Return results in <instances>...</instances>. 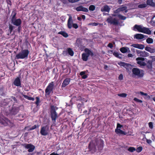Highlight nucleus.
Here are the masks:
<instances>
[{
    "mask_svg": "<svg viewBox=\"0 0 155 155\" xmlns=\"http://www.w3.org/2000/svg\"><path fill=\"white\" fill-rule=\"evenodd\" d=\"M145 50L151 53H153L155 52V49L152 48H151L149 47H146L145 48Z\"/></svg>",
    "mask_w": 155,
    "mask_h": 155,
    "instance_id": "obj_29",
    "label": "nucleus"
},
{
    "mask_svg": "<svg viewBox=\"0 0 155 155\" xmlns=\"http://www.w3.org/2000/svg\"><path fill=\"white\" fill-rule=\"evenodd\" d=\"M110 8L107 5H105L103 6L101 8V11L102 12H109Z\"/></svg>",
    "mask_w": 155,
    "mask_h": 155,
    "instance_id": "obj_21",
    "label": "nucleus"
},
{
    "mask_svg": "<svg viewBox=\"0 0 155 155\" xmlns=\"http://www.w3.org/2000/svg\"><path fill=\"white\" fill-rule=\"evenodd\" d=\"M128 150L130 152H133L136 150V149L134 147H130L128 148Z\"/></svg>",
    "mask_w": 155,
    "mask_h": 155,
    "instance_id": "obj_38",
    "label": "nucleus"
},
{
    "mask_svg": "<svg viewBox=\"0 0 155 155\" xmlns=\"http://www.w3.org/2000/svg\"><path fill=\"white\" fill-rule=\"evenodd\" d=\"M147 67L149 69H151L152 68V62L151 61H148L147 62Z\"/></svg>",
    "mask_w": 155,
    "mask_h": 155,
    "instance_id": "obj_33",
    "label": "nucleus"
},
{
    "mask_svg": "<svg viewBox=\"0 0 155 155\" xmlns=\"http://www.w3.org/2000/svg\"><path fill=\"white\" fill-rule=\"evenodd\" d=\"M143 148L141 147H138L136 149V151L137 152H140L142 150Z\"/></svg>",
    "mask_w": 155,
    "mask_h": 155,
    "instance_id": "obj_43",
    "label": "nucleus"
},
{
    "mask_svg": "<svg viewBox=\"0 0 155 155\" xmlns=\"http://www.w3.org/2000/svg\"><path fill=\"white\" fill-rule=\"evenodd\" d=\"M118 95L121 97H125L127 96V94L125 93H123L120 94H118Z\"/></svg>",
    "mask_w": 155,
    "mask_h": 155,
    "instance_id": "obj_39",
    "label": "nucleus"
},
{
    "mask_svg": "<svg viewBox=\"0 0 155 155\" xmlns=\"http://www.w3.org/2000/svg\"><path fill=\"white\" fill-rule=\"evenodd\" d=\"M23 96L25 98L29 100H32V101H34V99L33 98L29 97L27 95H24Z\"/></svg>",
    "mask_w": 155,
    "mask_h": 155,
    "instance_id": "obj_40",
    "label": "nucleus"
},
{
    "mask_svg": "<svg viewBox=\"0 0 155 155\" xmlns=\"http://www.w3.org/2000/svg\"><path fill=\"white\" fill-rule=\"evenodd\" d=\"M140 55L143 57H147L149 55V54L145 51H141Z\"/></svg>",
    "mask_w": 155,
    "mask_h": 155,
    "instance_id": "obj_32",
    "label": "nucleus"
},
{
    "mask_svg": "<svg viewBox=\"0 0 155 155\" xmlns=\"http://www.w3.org/2000/svg\"><path fill=\"white\" fill-rule=\"evenodd\" d=\"M132 72L134 76L138 78L142 77L144 74V72L143 70L137 68H133L132 70Z\"/></svg>",
    "mask_w": 155,
    "mask_h": 155,
    "instance_id": "obj_6",
    "label": "nucleus"
},
{
    "mask_svg": "<svg viewBox=\"0 0 155 155\" xmlns=\"http://www.w3.org/2000/svg\"><path fill=\"white\" fill-rule=\"evenodd\" d=\"M14 84L17 86H18L21 85L20 79L18 77L17 78L14 82Z\"/></svg>",
    "mask_w": 155,
    "mask_h": 155,
    "instance_id": "obj_26",
    "label": "nucleus"
},
{
    "mask_svg": "<svg viewBox=\"0 0 155 155\" xmlns=\"http://www.w3.org/2000/svg\"><path fill=\"white\" fill-rule=\"evenodd\" d=\"M58 34H61L64 37H67L68 36V35L67 33L65 32L64 31H61L59 32L58 33Z\"/></svg>",
    "mask_w": 155,
    "mask_h": 155,
    "instance_id": "obj_31",
    "label": "nucleus"
},
{
    "mask_svg": "<svg viewBox=\"0 0 155 155\" xmlns=\"http://www.w3.org/2000/svg\"><path fill=\"white\" fill-rule=\"evenodd\" d=\"M153 99L155 102V97H153Z\"/></svg>",
    "mask_w": 155,
    "mask_h": 155,
    "instance_id": "obj_64",
    "label": "nucleus"
},
{
    "mask_svg": "<svg viewBox=\"0 0 155 155\" xmlns=\"http://www.w3.org/2000/svg\"><path fill=\"white\" fill-rule=\"evenodd\" d=\"M64 4H67L68 3V0H60Z\"/></svg>",
    "mask_w": 155,
    "mask_h": 155,
    "instance_id": "obj_48",
    "label": "nucleus"
},
{
    "mask_svg": "<svg viewBox=\"0 0 155 155\" xmlns=\"http://www.w3.org/2000/svg\"><path fill=\"white\" fill-rule=\"evenodd\" d=\"M80 0H68L69 2L74 3L79 1Z\"/></svg>",
    "mask_w": 155,
    "mask_h": 155,
    "instance_id": "obj_45",
    "label": "nucleus"
},
{
    "mask_svg": "<svg viewBox=\"0 0 155 155\" xmlns=\"http://www.w3.org/2000/svg\"><path fill=\"white\" fill-rule=\"evenodd\" d=\"M118 65L121 66H123L126 69H128L130 67V65L129 64L125 63L124 62H120L118 63Z\"/></svg>",
    "mask_w": 155,
    "mask_h": 155,
    "instance_id": "obj_19",
    "label": "nucleus"
},
{
    "mask_svg": "<svg viewBox=\"0 0 155 155\" xmlns=\"http://www.w3.org/2000/svg\"><path fill=\"white\" fill-rule=\"evenodd\" d=\"M108 68V66L107 65H104V68L105 69H107V68Z\"/></svg>",
    "mask_w": 155,
    "mask_h": 155,
    "instance_id": "obj_62",
    "label": "nucleus"
},
{
    "mask_svg": "<svg viewBox=\"0 0 155 155\" xmlns=\"http://www.w3.org/2000/svg\"><path fill=\"white\" fill-rule=\"evenodd\" d=\"M131 46L135 48L140 49H143L144 48V46L143 45L140 44H133L131 45Z\"/></svg>",
    "mask_w": 155,
    "mask_h": 155,
    "instance_id": "obj_20",
    "label": "nucleus"
},
{
    "mask_svg": "<svg viewBox=\"0 0 155 155\" xmlns=\"http://www.w3.org/2000/svg\"><path fill=\"white\" fill-rule=\"evenodd\" d=\"M146 140L147 142L149 144H150L152 143V141L150 140H149V139H146Z\"/></svg>",
    "mask_w": 155,
    "mask_h": 155,
    "instance_id": "obj_53",
    "label": "nucleus"
},
{
    "mask_svg": "<svg viewBox=\"0 0 155 155\" xmlns=\"http://www.w3.org/2000/svg\"><path fill=\"white\" fill-rule=\"evenodd\" d=\"M134 100L138 102L142 103V101L141 100H139L136 98H134Z\"/></svg>",
    "mask_w": 155,
    "mask_h": 155,
    "instance_id": "obj_47",
    "label": "nucleus"
},
{
    "mask_svg": "<svg viewBox=\"0 0 155 155\" xmlns=\"http://www.w3.org/2000/svg\"><path fill=\"white\" fill-rule=\"evenodd\" d=\"M14 27L12 25H10L9 26V29L10 31V33H11L12 31V30L13 29Z\"/></svg>",
    "mask_w": 155,
    "mask_h": 155,
    "instance_id": "obj_49",
    "label": "nucleus"
},
{
    "mask_svg": "<svg viewBox=\"0 0 155 155\" xmlns=\"http://www.w3.org/2000/svg\"><path fill=\"white\" fill-rule=\"evenodd\" d=\"M24 147L28 149V151L29 152H33L35 149V147L31 144H25L24 145Z\"/></svg>",
    "mask_w": 155,
    "mask_h": 155,
    "instance_id": "obj_14",
    "label": "nucleus"
},
{
    "mask_svg": "<svg viewBox=\"0 0 155 155\" xmlns=\"http://www.w3.org/2000/svg\"><path fill=\"white\" fill-rule=\"evenodd\" d=\"M36 101L35 102L36 104L37 105H38L39 103H40L39 98L38 97H36Z\"/></svg>",
    "mask_w": 155,
    "mask_h": 155,
    "instance_id": "obj_46",
    "label": "nucleus"
},
{
    "mask_svg": "<svg viewBox=\"0 0 155 155\" xmlns=\"http://www.w3.org/2000/svg\"><path fill=\"white\" fill-rule=\"evenodd\" d=\"M123 127L122 125H120L119 123L117 124V127L115 130V132L117 134H123L125 135L127 133L124 131L120 129V128Z\"/></svg>",
    "mask_w": 155,
    "mask_h": 155,
    "instance_id": "obj_10",
    "label": "nucleus"
},
{
    "mask_svg": "<svg viewBox=\"0 0 155 155\" xmlns=\"http://www.w3.org/2000/svg\"><path fill=\"white\" fill-rule=\"evenodd\" d=\"M120 51L123 53H125L127 52H129L130 51V50L129 48L127 47H124L121 48L120 49Z\"/></svg>",
    "mask_w": 155,
    "mask_h": 155,
    "instance_id": "obj_24",
    "label": "nucleus"
},
{
    "mask_svg": "<svg viewBox=\"0 0 155 155\" xmlns=\"http://www.w3.org/2000/svg\"><path fill=\"white\" fill-rule=\"evenodd\" d=\"M70 81V78H67L64 80L62 84V87H64L68 85Z\"/></svg>",
    "mask_w": 155,
    "mask_h": 155,
    "instance_id": "obj_22",
    "label": "nucleus"
},
{
    "mask_svg": "<svg viewBox=\"0 0 155 155\" xmlns=\"http://www.w3.org/2000/svg\"><path fill=\"white\" fill-rule=\"evenodd\" d=\"M118 16L119 18L122 20H125L126 19V17L124 16H123L121 15H118Z\"/></svg>",
    "mask_w": 155,
    "mask_h": 155,
    "instance_id": "obj_37",
    "label": "nucleus"
},
{
    "mask_svg": "<svg viewBox=\"0 0 155 155\" xmlns=\"http://www.w3.org/2000/svg\"><path fill=\"white\" fill-rule=\"evenodd\" d=\"M73 27L75 29H77L78 28V26L77 24H73L72 25Z\"/></svg>",
    "mask_w": 155,
    "mask_h": 155,
    "instance_id": "obj_50",
    "label": "nucleus"
},
{
    "mask_svg": "<svg viewBox=\"0 0 155 155\" xmlns=\"http://www.w3.org/2000/svg\"><path fill=\"white\" fill-rule=\"evenodd\" d=\"M147 5L153 7L155 6V3L153 2V0H147Z\"/></svg>",
    "mask_w": 155,
    "mask_h": 155,
    "instance_id": "obj_28",
    "label": "nucleus"
},
{
    "mask_svg": "<svg viewBox=\"0 0 155 155\" xmlns=\"http://www.w3.org/2000/svg\"><path fill=\"white\" fill-rule=\"evenodd\" d=\"M63 53L65 55H67V53H68L71 56H73L74 54L72 50L70 48H68L66 51H64Z\"/></svg>",
    "mask_w": 155,
    "mask_h": 155,
    "instance_id": "obj_16",
    "label": "nucleus"
},
{
    "mask_svg": "<svg viewBox=\"0 0 155 155\" xmlns=\"http://www.w3.org/2000/svg\"><path fill=\"white\" fill-rule=\"evenodd\" d=\"M84 51L85 53L82 54V58L83 61H86L88 57L90 55H92L93 53L91 51L87 48H85Z\"/></svg>",
    "mask_w": 155,
    "mask_h": 155,
    "instance_id": "obj_7",
    "label": "nucleus"
},
{
    "mask_svg": "<svg viewBox=\"0 0 155 155\" xmlns=\"http://www.w3.org/2000/svg\"><path fill=\"white\" fill-rule=\"evenodd\" d=\"M98 143L100 144L99 145H98V148L99 150H101L102 149L103 147V142L100 140L98 141H91L89 144V149L91 151L92 153L95 151L96 147L95 144H98Z\"/></svg>",
    "mask_w": 155,
    "mask_h": 155,
    "instance_id": "obj_2",
    "label": "nucleus"
},
{
    "mask_svg": "<svg viewBox=\"0 0 155 155\" xmlns=\"http://www.w3.org/2000/svg\"><path fill=\"white\" fill-rule=\"evenodd\" d=\"M149 126L150 128L152 129L153 128V125L152 122H150L148 123Z\"/></svg>",
    "mask_w": 155,
    "mask_h": 155,
    "instance_id": "obj_44",
    "label": "nucleus"
},
{
    "mask_svg": "<svg viewBox=\"0 0 155 155\" xmlns=\"http://www.w3.org/2000/svg\"><path fill=\"white\" fill-rule=\"evenodd\" d=\"M133 55L131 54H128V56L129 57H133Z\"/></svg>",
    "mask_w": 155,
    "mask_h": 155,
    "instance_id": "obj_60",
    "label": "nucleus"
},
{
    "mask_svg": "<svg viewBox=\"0 0 155 155\" xmlns=\"http://www.w3.org/2000/svg\"><path fill=\"white\" fill-rule=\"evenodd\" d=\"M87 75L85 74L84 75H83L82 77V78L83 79H85V78H87Z\"/></svg>",
    "mask_w": 155,
    "mask_h": 155,
    "instance_id": "obj_57",
    "label": "nucleus"
},
{
    "mask_svg": "<svg viewBox=\"0 0 155 155\" xmlns=\"http://www.w3.org/2000/svg\"><path fill=\"white\" fill-rule=\"evenodd\" d=\"M150 23L153 25L155 26V16L152 18Z\"/></svg>",
    "mask_w": 155,
    "mask_h": 155,
    "instance_id": "obj_35",
    "label": "nucleus"
},
{
    "mask_svg": "<svg viewBox=\"0 0 155 155\" xmlns=\"http://www.w3.org/2000/svg\"><path fill=\"white\" fill-rule=\"evenodd\" d=\"M123 1V0H118V3L120 4L122 3V2Z\"/></svg>",
    "mask_w": 155,
    "mask_h": 155,
    "instance_id": "obj_59",
    "label": "nucleus"
},
{
    "mask_svg": "<svg viewBox=\"0 0 155 155\" xmlns=\"http://www.w3.org/2000/svg\"><path fill=\"white\" fill-rule=\"evenodd\" d=\"M146 42L148 44L152 43L153 42V39L151 38H148L147 39Z\"/></svg>",
    "mask_w": 155,
    "mask_h": 155,
    "instance_id": "obj_36",
    "label": "nucleus"
},
{
    "mask_svg": "<svg viewBox=\"0 0 155 155\" xmlns=\"http://www.w3.org/2000/svg\"><path fill=\"white\" fill-rule=\"evenodd\" d=\"M85 74V72L84 71H82L80 73V75L81 76H82Z\"/></svg>",
    "mask_w": 155,
    "mask_h": 155,
    "instance_id": "obj_56",
    "label": "nucleus"
},
{
    "mask_svg": "<svg viewBox=\"0 0 155 155\" xmlns=\"http://www.w3.org/2000/svg\"><path fill=\"white\" fill-rule=\"evenodd\" d=\"M133 30L147 34H150L151 33V31L149 28L144 27L142 25H136L134 26Z\"/></svg>",
    "mask_w": 155,
    "mask_h": 155,
    "instance_id": "obj_3",
    "label": "nucleus"
},
{
    "mask_svg": "<svg viewBox=\"0 0 155 155\" xmlns=\"http://www.w3.org/2000/svg\"><path fill=\"white\" fill-rule=\"evenodd\" d=\"M81 18L83 19H85V16L84 15H83L81 16Z\"/></svg>",
    "mask_w": 155,
    "mask_h": 155,
    "instance_id": "obj_61",
    "label": "nucleus"
},
{
    "mask_svg": "<svg viewBox=\"0 0 155 155\" xmlns=\"http://www.w3.org/2000/svg\"><path fill=\"white\" fill-rule=\"evenodd\" d=\"M137 63L141 66H145L146 65V63L143 61L144 60V58H143L138 57L136 58Z\"/></svg>",
    "mask_w": 155,
    "mask_h": 155,
    "instance_id": "obj_15",
    "label": "nucleus"
},
{
    "mask_svg": "<svg viewBox=\"0 0 155 155\" xmlns=\"http://www.w3.org/2000/svg\"><path fill=\"white\" fill-rule=\"evenodd\" d=\"M113 54L116 57L120 59L122 58V55L120 53L117 52H114L113 53Z\"/></svg>",
    "mask_w": 155,
    "mask_h": 155,
    "instance_id": "obj_30",
    "label": "nucleus"
},
{
    "mask_svg": "<svg viewBox=\"0 0 155 155\" xmlns=\"http://www.w3.org/2000/svg\"><path fill=\"white\" fill-rule=\"evenodd\" d=\"M49 128L47 126L42 127L40 131V133L43 136H46L48 134Z\"/></svg>",
    "mask_w": 155,
    "mask_h": 155,
    "instance_id": "obj_13",
    "label": "nucleus"
},
{
    "mask_svg": "<svg viewBox=\"0 0 155 155\" xmlns=\"http://www.w3.org/2000/svg\"><path fill=\"white\" fill-rule=\"evenodd\" d=\"M15 15L16 14H15L12 18V23L14 25H15L17 26H20L21 23V20L19 18L17 19H15Z\"/></svg>",
    "mask_w": 155,
    "mask_h": 155,
    "instance_id": "obj_11",
    "label": "nucleus"
},
{
    "mask_svg": "<svg viewBox=\"0 0 155 155\" xmlns=\"http://www.w3.org/2000/svg\"><path fill=\"white\" fill-rule=\"evenodd\" d=\"M138 93L139 94H140L142 96H145L144 97V98L145 99H149L150 98V95H148L146 93H144L142 91H140L138 92Z\"/></svg>",
    "mask_w": 155,
    "mask_h": 155,
    "instance_id": "obj_27",
    "label": "nucleus"
},
{
    "mask_svg": "<svg viewBox=\"0 0 155 155\" xmlns=\"http://www.w3.org/2000/svg\"><path fill=\"white\" fill-rule=\"evenodd\" d=\"M17 100L15 97H12L10 98H8L4 100L2 105L6 106L7 104L8 105V106L6 108V114L10 113L12 114H15L18 111V107H13V103H17Z\"/></svg>",
    "mask_w": 155,
    "mask_h": 155,
    "instance_id": "obj_1",
    "label": "nucleus"
},
{
    "mask_svg": "<svg viewBox=\"0 0 155 155\" xmlns=\"http://www.w3.org/2000/svg\"><path fill=\"white\" fill-rule=\"evenodd\" d=\"M57 109V108L54 106H51V117L53 120L55 121L57 117V115L55 111Z\"/></svg>",
    "mask_w": 155,
    "mask_h": 155,
    "instance_id": "obj_9",
    "label": "nucleus"
},
{
    "mask_svg": "<svg viewBox=\"0 0 155 155\" xmlns=\"http://www.w3.org/2000/svg\"><path fill=\"white\" fill-rule=\"evenodd\" d=\"M37 127V126L36 125H35L34 126H33L30 129V130H32L33 129H35Z\"/></svg>",
    "mask_w": 155,
    "mask_h": 155,
    "instance_id": "obj_55",
    "label": "nucleus"
},
{
    "mask_svg": "<svg viewBox=\"0 0 155 155\" xmlns=\"http://www.w3.org/2000/svg\"><path fill=\"white\" fill-rule=\"evenodd\" d=\"M98 25V24L96 22L89 23L87 24L88 26L92 25L93 26H97Z\"/></svg>",
    "mask_w": 155,
    "mask_h": 155,
    "instance_id": "obj_42",
    "label": "nucleus"
},
{
    "mask_svg": "<svg viewBox=\"0 0 155 155\" xmlns=\"http://www.w3.org/2000/svg\"><path fill=\"white\" fill-rule=\"evenodd\" d=\"M77 19L79 21H81V17H78L77 18Z\"/></svg>",
    "mask_w": 155,
    "mask_h": 155,
    "instance_id": "obj_63",
    "label": "nucleus"
},
{
    "mask_svg": "<svg viewBox=\"0 0 155 155\" xmlns=\"http://www.w3.org/2000/svg\"><path fill=\"white\" fill-rule=\"evenodd\" d=\"M95 6L93 5H91L89 7V9L90 11H93L95 9Z\"/></svg>",
    "mask_w": 155,
    "mask_h": 155,
    "instance_id": "obj_41",
    "label": "nucleus"
},
{
    "mask_svg": "<svg viewBox=\"0 0 155 155\" xmlns=\"http://www.w3.org/2000/svg\"><path fill=\"white\" fill-rule=\"evenodd\" d=\"M107 22L110 24L117 25L118 24V20L115 18H114L112 16L109 17L107 19Z\"/></svg>",
    "mask_w": 155,
    "mask_h": 155,
    "instance_id": "obj_12",
    "label": "nucleus"
},
{
    "mask_svg": "<svg viewBox=\"0 0 155 155\" xmlns=\"http://www.w3.org/2000/svg\"><path fill=\"white\" fill-rule=\"evenodd\" d=\"M0 123L5 126L9 125L12 126L13 124L10 120L5 118L2 114H0Z\"/></svg>",
    "mask_w": 155,
    "mask_h": 155,
    "instance_id": "obj_4",
    "label": "nucleus"
},
{
    "mask_svg": "<svg viewBox=\"0 0 155 155\" xmlns=\"http://www.w3.org/2000/svg\"><path fill=\"white\" fill-rule=\"evenodd\" d=\"M29 51L28 50L25 49L22 50L20 52L16 55L17 59H25L28 58Z\"/></svg>",
    "mask_w": 155,
    "mask_h": 155,
    "instance_id": "obj_5",
    "label": "nucleus"
},
{
    "mask_svg": "<svg viewBox=\"0 0 155 155\" xmlns=\"http://www.w3.org/2000/svg\"><path fill=\"white\" fill-rule=\"evenodd\" d=\"M83 106V104L82 103V104H78L77 105V107L79 109H80L81 107Z\"/></svg>",
    "mask_w": 155,
    "mask_h": 155,
    "instance_id": "obj_51",
    "label": "nucleus"
},
{
    "mask_svg": "<svg viewBox=\"0 0 155 155\" xmlns=\"http://www.w3.org/2000/svg\"><path fill=\"white\" fill-rule=\"evenodd\" d=\"M72 25L73 20L72 19V17L71 16H70L69 17L68 20V28H71L72 27Z\"/></svg>",
    "mask_w": 155,
    "mask_h": 155,
    "instance_id": "obj_25",
    "label": "nucleus"
},
{
    "mask_svg": "<svg viewBox=\"0 0 155 155\" xmlns=\"http://www.w3.org/2000/svg\"><path fill=\"white\" fill-rule=\"evenodd\" d=\"M108 46L110 48H112L113 47V45L112 43H109L108 45Z\"/></svg>",
    "mask_w": 155,
    "mask_h": 155,
    "instance_id": "obj_54",
    "label": "nucleus"
},
{
    "mask_svg": "<svg viewBox=\"0 0 155 155\" xmlns=\"http://www.w3.org/2000/svg\"><path fill=\"white\" fill-rule=\"evenodd\" d=\"M118 78L120 80H122L123 79V75L122 74H120L119 75Z\"/></svg>",
    "mask_w": 155,
    "mask_h": 155,
    "instance_id": "obj_52",
    "label": "nucleus"
},
{
    "mask_svg": "<svg viewBox=\"0 0 155 155\" xmlns=\"http://www.w3.org/2000/svg\"><path fill=\"white\" fill-rule=\"evenodd\" d=\"M147 5L146 3H143L138 5V7L140 8H143L147 7Z\"/></svg>",
    "mask_w": 155,
    "mask_h": 155,
    "instance_id": "obj_34",
    "label": "nucleus"
},
{
    "mask_svg": "<svg viewBox=\"0 0 155 155\" xmlns=\"http://www.w3.org/2000/svg\"><path fill=\"white\" fill-rule=\"evenodd\" d=\"M75 10L78 11H82L85 12H87L88 11L87 8L83 7L82 6L80 5L75 8Z\"/></svg>",
    "mask_w": 155,
    "mask_h": 155,
    "instance_id": "obj_17",
    "label": "nucleus"
},
{
    "mask_svg": "<svg viewBox=\"0 0 155 155\" xmlns=\"http://www.w3.org/2000/svg\"><path fill=\"white\" fill-rule=\"evenodd\" d=\"M134 38L137 39H142L144 38V36L141 34H137L134 35Z\"/></svg>",
    "mask_w": 155,
    "mask_h": 155,
    "instance_id": "obj_23",
    "label": "nucleus"
},
{
    "mask_svg": "<svg viewBox=\"0 0 155 155\" xmlns=\"http://www.w3.org/2000/svg\"><path fill=\"white\" fill-rule=\"evenodd\" d=\"M54 83L53 81L49 84L45 90L46 96L50 94L54 88Z\"/></svg>",
    "mask_w": 155,
    "mask_h": 155,
    "instance_id": "obj_8",
    "label": "nucleus"
},
{
    "mask_svg": "<svg viewBox=\"0 0 155 155\" xmlns=\"http://www.w3.org/2000/svg\"><path fill=\"white\" fill-rule=\"evenodd\" d=\"M49 155H59V154L56 153L54 152H53L50 154Z\"/></svg>",
    "mask_w": 155,
    "mask_h": 155,
    "instance_id": "obj_58",
    "label": "nucleus"
},
{
    "mask_svg": "<svg viewBox=\"0 0 155 155\" xmlns=\"http://www.w3.org/2000/svg\"><path fill=\"white\" fill-rule=\"evenodd\" d=\"M127 7L126 6H122L120 7L117 9L115 11V13L119 12L121 11H124L125 13H126L127 12Z\"/></svg>",
    "mask_w": 155,
    "mask_h": 155,
    "instance_id": "obj_18",
    "label": "nucleus"
}]
</instances>
